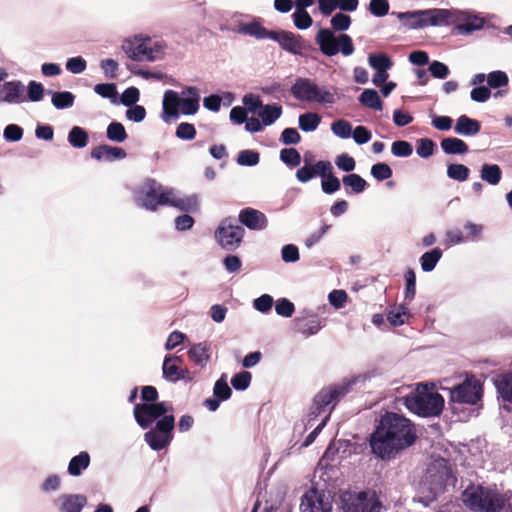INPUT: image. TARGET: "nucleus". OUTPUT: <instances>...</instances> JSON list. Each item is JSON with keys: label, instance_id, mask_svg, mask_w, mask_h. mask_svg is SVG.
Returning <instances> with one entry per match:
<instances>
[{"label": "nucleus", "instance_id": "f257e3e1", "mask_svg": "<svg viewBox=\"0 0 512 512\" xmlns=\"http://www.w3.org/2000/svg\"><path fill=\"white\" fill-rule=\"evenodd\" d=\"M415 439V427L409 419L397 413L387 412L372 433L370 446L378 458L389 460L411 446Z\"/></svg>", "mask_w": 512, "mask_h": 512}, {"label": "nucleus", "instance_id": "f03ea898", "mask_svg": "<svg viewBox=\"0 0 512 512\" xmlns=\"http://www.w3.org/2000/svg\"><path fill=\"white\" fill-rule=\"evenodd\" d=\"M380 375L378 370L367 371L351 378L344 379L342 382L334 385H329L327 387L322 388L314 397L313 404L310 408L309 413L306 418L302 420L301 423L295 425V431H298L299 434H302L308 427L312 426V422L317 419L321 414L328 415L330 417V413L337 405L339 400L347 395L354 385H363L370 381L372 378H375Z\"/></svg>", "mask_w": 512, "mask_h": 512}, {"label": "nucleus", "instance_id": "7ed1b4c3", "mask_svg": "<svg viewBox=\"0 0 512 512\" xmlns=\"http://www.w3.org/2000/svg\"><path fill=\"white\" fill-rule=\"evenodd\" d=\"M457 479L448 462L439 458L432 461L419 484L420 501L428 504L449 487H454Z\"/></svg>", "mask_w": 512, "mask_h": 512}, {"label": "nucleus", "instance_id": "20e7f679", "mask_svg": "<svg viewBox=\"0 0 512 512\" xmlns=\"http://www.w3.org/2000/svg\"><path fill=\"white\" fill-rule=\"evenodd\" d=\"M402 401L410 412L422 417L438 416L444 408L442 395L427 384H418Z\"/></svg>", "mask_w": 512, "mask_h": 512}, {"label": "nucleus", "instance_id": "39448f33", "mask_svg": "<svg viewBox=\"0 0 512 512\" xmlns=\"http://www.w3.org/2000/svg\"><path fill=\"white\" fill-rule=\"evenodd\" d=\"M462 500L474 512H499L508 502L496 489L474 485L464 490Z\"/></svg>", "mask_w": 512, "mask_h": 512}, {"label": "nucleus", "instance_id": "423d86ee", "mask_svg": "<svg viewBox=\"0 0 512 512\" xmlns=\"http://www.w3.org/2000/svg\"><path fill=\"white\" fill-rule=\"evenodd\" d=\"M291 94L301 102L332 106L336 103V88L319 85L314 79L298 77L291 86Z\"/></svg>", "mask_w": 512, "mask_h": 512}, {"label": "nucleus", "instance_id": "0eeeda50", "mask_svg": "<svg viewBox=\"0 0 512 512\" xmlns=\"http://www.w3.org/2000/svg\"><path fill=\"white\" fill-rule=\"evenodd\" d=\"M340 507L343 512H382L384 509L380 496L374 490L344 491L340 495Z\"/></svg>", "mask_w": 512, "mask_h": 512}, {"label": "nucleus", "instance_id": "6e6552de", "mask_svg": "<svg viewBox=\"0 0 512 512\" xmlns=\"http://www.w3.org/2000/svg\"><path fill=\"white\" fill-rule=\"evenodd\" d=\"M315 41L320 51L327 57H332L341 53L343 56H351L355 47L352 38L345 33L336 35L334 31L328 28L320 29L316 34Z\"/></svg>", "mask_w": 512, "mask_h": 512}, {"label": "nucleus", "instance_id": "1a4fd4ad", "mask_svg": "<svg viewBox=\"0 0 512 512\" xmlns=\"http://www.w3.org/2000/svg\"><path fill=\"white\" fill-rule=\"evenodd\" d=\"M169 188H164L154 179H146L135 191L134 198L138 206L155 211L167 203Z\"/></svg>", "mask_w": 512, "mask_h": 512}, {"label": "nucleus", "instance_id": "9d476101", "mask_svg": "<svg viewBox=\"0 0 512 512\" xmlns=\"http://www.w3.org/2000/svg\"><path fill=\"white\" fill-rule=\"evenodd\" d=\"M486 19L479 13L471 10L450 8L448 11L447 26L454 25L457 33L470 35L485 27Z\"/></svg>", "mask_w": 512, "mask_h": 512}, {"label": "nucleus", "instance_id": "9b49d317", "mask_svg": "<svg viewBox=\"0 0 512 512\" xmlns=\"http://www.w3.org/2000/svg\"><path fill=\"white\" fill-rule=\"evenodd\" d=\"M245 230L234 218L222 220L215 231L217 243L227 251L236 250L244 237Z\"/></svg>", "mask_w": 512, "mask_h": 512}, {"label": "nucleus", "instance_id": "f8f14e48", "mask_svg": "<svg viewBox=\"0 0 512 512\" xmlns=\"http://www.w3.org/2000/svg\"><path fill=\"white\" fill-rule=\"evenodd\" d=\"M174 427V416L165 415L156 422V426L154 428L144 434V440L152 450H162L171 443Z\"/></svg>", "mask_w": 512, "mask_h": 512}, {"label": "nucleus", "instance_id": "ddd939ff", "mask_svg": "<svg viewBox=\"0 0 512 512\" xmlns=\"http://www.w3.org/2000/svg\"><path fill=\"white\" fill-rule=\"evenodd\" d=\"M447 390L451 404L477 405L482 398V386L473 376Z\"/></svg>", "mask_w": 512, "mask_h": 512}, {"label": "nucleus", "instance_id": "4468645a", "mask_svg": "<svg viewBox=\"0 0 512 512\" xmlns=\"http://www.w3.org/2000/svg\"><path fill=\"white\" fill-rule=\"evenodd\" d=\"M171 412L172 406L166 402L136 404L133 409L135 421L143 429L165 415H173Z\"/></svg>", "mask_w": 512, "mask_h": 512}, {"label": "nucleus", "instance_id": "2eb2a0df", "mask_svg": "<svg viewBox=\"0 0 512 512\" xmlns=\"http://www.w3.org/2000/svg\"><path fill=\"white\" fill-rule=\"evenodd\" d=\"M332 507V496L325 490L311 487L301 497V512H332Z\"/></svg>", "mask_w": 512, "mask_h": 512}, {"label": "nucleus", "instance_id": "dca6fc26", "mask_svg": "<svg viewBox=\"0 0 512 512\" xmlns=\"http://www.w3.org/2000/svg\"><path fill=\"white\" fill-rule=\"evenodd\" d=\"M448 11L449 9L445 8H430L425 10L407 11L400 17L416 18L417 23L415 25L416 27H420V29L430 26L440 27L447 26Z\"/></svg>", "mask_w": 512, "mask_h": 512}, {"label": "nucleus", "instance_id": "f3484780", "mask_svg": "<svg viewBox=\"0 0 512 512\" xmlns=\"http://www.w3.org/2000/svg\"><path fill=\"white\" fill-rule=\"evenodd\" d=\"M26 101L25 86L20 80L7 81L0 85V103L21 104Z\"/></svg>", "mask_w": 512, "mask_h": 512}, {"label": "nucleus", "instance_id": "a211bd4d", "mask_svg": "<svg viewBox=\"0 0 512 512\" xmlns=\"http://www.w3.org/2000/svg\"><path fill=\"white\" fill-rule=\"evenodd\" d=\"M271 40L277 42L283 50L294 55H301L305 47L301 36L288 31H273Z\"/></svg>", "mask_w": 512, "mask_h": 512}, {"label": "nucleus", "instance_id": "6ab92c4d", "mask_svg": "<svg viewBox=\"0 0 512 512\" xmlns=\"http://www.w3.org/2000/svg\"><path fill=\"white\" fill-rule=\"evenodd\" d=\"M151 42V38L144 34H137L127 38L122 42L123 52L133 61L141 62V58L146 44Z\"/></svg>", "mask_w": 512, "mask_h": 512}, {"label": "nucleus", "instance_id": "aec40b11", "mask_svg": "<svg viewBox=\"0 0 512 512\" xmlns=\"http://www.w3.org/2000/svg\"><path fill=\"white\" fill-rule=\"evenodd\" d=\"M200 108V92L195 86H186L181 91L179 114L195 115Z\"/></svg>", "mask_w": 512, "mask_h": 512}, {"label": "nucleus", "instance_id": "412c9836", "mask_svg": "<svg viewBox=\"0 0 512 512\" xmlns=\"http://www.w3.org/2000/svg\"><path fill=\"white\" fill-rule=\"evenodd\" d=\"M181 93L174 90H166L162 100L161 118L165 122L179 118Z\"/></svg>", "mask_w": 512, "mask_h": 512}, {"label": "nucleus", "instance_id": "4be33fe9", "mask_svg": "<svg viewBox=\"0 0 512 512\" xmlns=\"http://www.w3.org/2000/svg\"><path fill=\"white\" fill-rule=\"evenodd\" d=\"M166 205L175 207L185 212H195L199 208V202L196 195H181L173 188L168 189Z\"/></svg>", "mask_w": 512, "mask_h": 512}, {"label": "nucleus", "instance_id": "5701e85b", "mask_svg": "<svg viewBox=\"0 0 512 512\" xmlns=\"http://www.w3.org/2000/svg\"><path fill=\"white\" fill-rule=\"evenodd\" d=\"M55 504L59 512H81L87 504V497L83 494H62Z\"/></svg>", "mask_w": 512, "mask_h": 512}, {"label": "nucleus", "instance_id": "b1692460", "mask_svg": "<svg viewBox=\"0 0 512 512\" xmlns=\"http://www.w3.org/2000/svg\"><path fill=\"white\" fill-rule=\"evenodd\" d=\"M239 222L251 230H262L267 226L266 216L252 208L243 209L239 213Z\"/></svg>", "mask_w": 512, "mask_h": 512}, {"label": "nucleus", "instance_id": "393cba45", "mask_svg": "<svg viewBox=\"0 0 512 512\" xmlns=\"http://www.w3.org/2000/svg\"><path fill=\"white\" fill-rule=\"evenodd\" d=\"M181 362V359L177 356H166L163 361V377L169 382H177L185 379L187 370L182 369L177 363Z\"/></svg>", "mask_w": 512, "mask_h": 512}, {"label": "nucleus", "instance_id": "a878e982", "mask_svg": "<svg viewBox=\"0 0 512 512\" xmlns=\"http://www.w3.org/2000/svg\"><path fill=\"white\" fill-rule=\"evenodd\" d=\"M126 152L121 147H113L109 145H100L92 149L91 157L104 162H112L114 160H121L126 157Z\"/></svg>", "mask_w": 512, "mask_h": 512}, {"label": "nucleus", "instance_id": "bb28decb", "mask_svg": "<svg viewBox=\"0 0 512 512\" xmlns=\"http://www.w3.org/2000/svg\"><path fill=\"white\" fill-rule=\"evenodd\" d=\"M188 357L199 367H205L211 357V344L204 341L192 345L188 350Z\"/></svg>", "mask_w": 512, "mask_h": 512}, {"label": "nucleus", "instance_id": "cd10ccee", "mask_svg": "<svg viewBox=\"0 0 512 512\" xmlns=\"http://www.w3.org/2000/svg\"><path fill=\"white\" fill-rule=\"evenodd\" d=\"M494 385L498 399L502 402L512 403V372L503 373L496 377Z\"/></svg>", "mask_w": 512, "mask_h": 512}, {"label": "nucleus", "instance_id": "c85d7f7f", "mask_svg": "<svg viewBox=\"0 0 512 512\" xmlns=\"http://www.w3.org/2000/svg\"><path fill=\"white\" fill-rule=\"evenodd\" d=\"M481 129L480 122L467 115H461L455 124L454 131L461 136H475Z\"/></svg>", "mask_w": 512, "mask_h": 512}, {"label": "nucleus", "instance_id": "c756f323", "mask_svg": "<svg viewBox=\"0 0 512 512\" xmlns=\"http://www.w3.org/2000/svg\"><path fill=\"white\" fill-rule=\"evenodd\" d=\"M237 32L243 35H249L258 40L271 39L273 31L267 30L258 22L240 23Z\"/></svg>", "mask_w": 512, "mask_h": 512}, {"label": "nucleus", "instance_id": "7c9ffc66", "mask_svg": "<svg viewBox=\"0 0 512 512\" xmlns=\"http://www.w3.org/2000/svg\"><path fill=\"white\" fill-rule=\"evenodd\" d=\"M440 146L447 155H462L466 154L469 150L468 145L462 139L456 137L444 138Z\"/></svg>", "mask_w": 512, "mask_h": 512}, {"label": "nucleus", "instance_id": "2f4dec72", "mask_svg": "<svg viewBox=\"0 0 512 512\" xmlns=\"http://www.w3.org/2000/svg\"><path fill=\"white\" fill-rule=\"evenodd\" d=\"M297 331L305 336H311L322 328L321 321L316 317H303L295 320Z\"/></svg>", "mask_w": 512, "mask_h": 512}, {"label": "nucleus", "instance_id": "473e14b6", "mask_svg": "<svg viewBox=\"0 0 512 512\" xmlns=\"http://www.w3.org/2000/svg\"><path fill=\"white\" fill-rule=\"evenodd\" d=\"M282 115V107L279 104L263 105L258 111V116L264 126L272 125Z\"/></svg>", "mask_w": 512, "mask_h": 512}, {"label": "nucleus", "instance_id": "72a5a7b5", "mask_svg": "<svg viewBox=\"0 0 512 512\" xmlns=\"http://www.w3.org/2000/svg\"><path fill=\"white\" fill-rule=\"evenodd\" d=\"M480 178L490 185H498L502 179V171L497 164H483L480 169Z\"/></svg>", "mask_w": 512, "mask_h": 512}, {"label": "nucleus", "instance_id": "f704fd0d", "mask_svg": "<svg viewBox=\"0 0 512 512\" xmlns=\"http://www.w3.org/2000/svg\"><path fill=\"white\" fill-rule=\"evenodd\" d=\"M90 464V456L88 452L82 451L74 456L68 464V473L71 476H79L82 471L87 469Z\"/></svg>", "mask_w": 512, "mask_h": 512}, {"label": "nucleus", "instance_id": "c9c22d12", "mask_svg": "<svg viewBox=\"0 0 512 512\" xmlns=\"http://www.w3.org/2000/svg\"><path fill=\"white\" fill-rule=\"evenodd\" d=\"M358 101L363 106L374 109L376 111H381L383 109V103L380 99V96L374 89H364L360 94Z\"/></svg>", "mask_w": 512, "mask_h": 512}, {"label": "nucleus", "instance_id": "e433bc0d", "mask_svg": "<svg viewBox=\"0 0 512 512\" xmlns=\"http://www.w3.org/2000/svg\"><path fill=\"white\" fill-rule=\"evenodd\" d=\"M67 139L72 147L81 149L87 146L89 142V135L82 127L74 126L69 131Z\"/></svg>", "mask_w": 512, "mask_h": 512}, {"label": "nucleus", "instance_id": "4c0bfd02", "mask_svg": "<svg viewBox=\"0 0 512 512\" xmlns=\"http://www.w3.org/2000/svg\"><path fill=\"white\" fill-rule=\"evenodd\" d=\"M52 95L51 103L52 105L59 110L67 109L73 106L75 101V96L73 93L69 91H61V92H52L49 91Z\"/></svg>", "mask_w": 512, "mask_h": 512}, {"label": "nucleus", "instance_id": "58836bf2", "mask_svg": "<svg viewBox=\"0 0 512 512\" xmlns=\"http://www.w3.org/2000/svg\"><path fill=\"white\" fill-rule=\"evenodd\" d=\"M441 257L442 251L439 248H433L432 250L425 252L420 257L421 269L424 272H431L434 270Z\"/></svg>", "mask_w": 512, "mask_h": 512}, {"label": "nucleus", "instance_id": "ea45409f", "mask_svg": "<svg viewBox=\"0 0 512 512\" xmlns=\"http://www.w3.org/2000/svg\"><path fill=\"white\" fill-rule=\"evenodd\" d=\"M409 319L408 309L404 305L393 306L387 313V320L392 326H401Z\"/></svg>", "mask_w": 512, "mask_h": 512}, {"label": "nucleus", "instance_id": "a19ab883", "mask_svg": "<svg viewBox=\"0 0 512 512\" xmlns=\"http://www.w3.org/2000/svg\"><path fill=\"white\" fill-rule=\"evenodd\" d=\"M321 122V117L314 112L301 114L298 119L299 128L303 132L315 131Z\"/></svg>", "mask_w": 512, "mask_h": 512}, {"label": "nucleus", "instance_id": "79ce46f5", "mask_svg": "<svg viewBox=\"0 0 512 512\" xmlns=\"http://www.w3.org/2000/svg\"><path fill=\"white\" fill-rule=\"evenodd\" d=\"M94 92L102 98L109 99L111 103H118V92L114 83H101L94 86Z\"/></svg>", "mask_w": 512, "mask_h": 512}, {"label": "nucleus", "instance_id": "37998d69", "mask_svg": "<svg viewBox=\"0 0 512 512\" xmlns=\"http://www.w3.org/2000/svg\"><path fill=\"white\" fill-rule=\"evenodd\" d=\"M368 64L375 71L389 70L393 66L391 59L384 53L370 54L368 56Z\"/></svg>", "mask_w": 512, "mask_h": 512}, {"label": "nucleus", "instance_id": "c03bdc74", "mask_svg": "<svg viewBox=\"0 0 512 512\" xmlns=\"http://www.w3.org/2000/svg\"><path fill=\"white\" fill-rule=\"evenodd\" d=\"M107 138L111 141L122 143L127 139V133L122 123L111 122L106 130Z\"/></svg>", "mask_w": 512, "mask_h": 512}, {"label": "nucleus", "instance_id": "a18cd8bd", "mask_svg": "<svg viewBox=\"0 0 512 512\" xmlns=\"http://www.w3.org/2000/svg\"><path fill=\"white\" fill-rule=\"evenodd\" d=\"M342 182L356 194L363 192L367 186V182L360 175L354 173L345 175Z\"/></svg>", "mask_w": 512, "mask_h": 512}, {"label": "nucleus", "instance_id": "49530a36", "mask_svg": "<svg viewBox=\"0 0 512 512\" xmlns=\"http://www.w3.org/2000/svg\"><path fill=\"white\" fill-rule=\"evenodd\" d=\"M280 160L290 168H295L301 163V155L294 148H284L280 151Z\"/></svg>", "mask_w": 512, "mask_h": 512}, {"label": "nucleus", "instance_id": "de8ad7c7", "mask_svg": "<svg viewBox=\"0 0 512 512\" xmlns=\"http://www.w3.org/2000/svg\"><path fill=\"white\" fill-rule=\"evenodd\" d=\"M470 170L463 164H450L447 167V176L450 179L464 182L469 177Z\"/></svg>", "mask_w": 512, "mask_h": 512}, {"label": "nucleus", "instance_id": "09e8293b", "mask_svg": "<svg viewBox=\"0 0 512 512\" xmlns=\"http://www.w3.org/2000/svg\"><path fill=\"white\" fill-rule=\"evenodd\" d=\"M213 394L219 400H228L232 391L227 383L226 375L223 374L214 384Z\"/></svg>", "mask_w": 512, "mask_h": 512}, {"label": "nucleus", "instance_id": "8fccbe9b", "mask_svg": "<svg viewBox=\"0 0 512 512\" xmlns=\"http://www.w3.org/2000/svg\"><path fill=\"white\" fill-rule=\"evenodd\" d=\"M331 131L341 139H348L352 134V125L343 119L336 120L331 124Z\"/></svg>", "mask_w": 512, "mask_h": 512}, {"label": "nucleus", "instance_id": "3c124183", "mask_svg": "<svg viewBox=\"0 0 512 512\" xmlns=\"http://www.w3.org/2000/svg\"><path fill=\"white\" fill-rule=\"evenodd\" d=\"M509 79L505 72L497 70L487 75L488 88L497 89L508 84Z\"/></svg>", "mask_w": 512, "mask_h": 512}, {"label": "nucleus", "instance_id": "603ef678", "mask_svg": "<svg viewBox=\"0 0 512 512\" xmlns=\"http://www.w3.org/2000/svg\"><path fill=\"white\" fill-rule=\"evenodd\" d=\"M259 153L254 150H242L237 157V163L240 166H255L259 163Z\"/></svg>", "mask_w": 512, "mask_h": 512}, {"label": "nucleus", "instance_id": "864d4df0", "mask_svg": "<svg viewBox=\"0 0 512 512\" xmlns=\"http://www.w3.org/2000/svg\"><path fill=\"white\" fill-rule=\"evenodd\" d=\"M292 18H293V21H294V25L299 30H306L313 23V20H312L311 16L309 15V13L306 10H296L292 14Z\"/></svg>", "mask_w": 512, "mask_h": 512}, {"label": "nucleus", "instance_id": "5fc2aeb1", "mask_svg": "<svg viewBox=\"0 0 512 512\" xmlns=\"http://www.w3.org/2000/svg\"><path fill=\"white\" fill-rule=\"evenodd\" d=\"M330 23L333 30L343 32L349 29L351 17L344 13H337L331 18Z\"/></svg>", "mask_w": 512, "mask_h": 512}, {"label": "nucleus", "instance_id": "6e6d98bb", "mask_svg": "<svg viewBox=\"0 0 512 512\" xmlns=\"http://www.w3.org/2000/svg\"><path fill=\"white\" fill-rule=\"evenodd\" d=\"M251 373L243 371L235 374L231 379V385L235 390L244 391L246 390L251 382Z\"/></svg>", "mask_w": 512, "mask_h": 512}, {"label": "nucleus", "instance_id": "4d7b16f0", "mask_svg": "<svg viewBox=\"0 0 512 512\" xmlns=\"http://www.w3.org/2000/svg\"><path fill=\"white\" fill-rule=\"evenodd\" d=\"M371 175L378 181H384L392 176V169L386 163H376L371 167Z\"/></svg>", "mask_w": 512, "mask_h": 512}, {"label": "nucleus", "instance_id": "13d9d810", "mask_svg": "<svg viewBox=\"0 0 512 512\" xmlns=\"http://www.w3.org/2000/svg\"><path fill=\"white\" fill-rule=\"evenodd\" d=\"M413 152L412 145L403 140L394 141L391 146V153L395 157H409Z\"/></svg>", "mask_w": 512, "mask_h": 512}, {"label": "nucleus", "instance_id": "bf43d9fd", "mask_svg": "<svg viewBox=\"0 0 512 512\" xmlns=\"http://www.w3.org/2000/svg\"><path fill=\"white\" fill-rule=\"evenodd\" d=\"M44 87L41 83L30 81L27 86L26 99L32 102H39L43 99Z\"/></svg>", "mask_w": 512, "mask_h": 512}, {"label": "nucleus", "instance_id": "052dcab7", "mask_svg": "<svg viewBox=\"0 0 512 512\" xmlns=\"http://www.w3.org/2000/svg\"><path fill=\"white\" fill-rule=\"evenodd\" d=\"M66 69L73 74H80L87 68L86 60L81 56L71 57L66 61Z\"/></svg>", "mask_w": 512, "mask_h": 512}, {"label": "nucleus", "instance_id": "680f3d73", "mask_svg": "<svg viewBox=\"0 0 512 512\" xmlns=\"http://www.w3.org/2000/svg\"><path fill=\"white\" fill-rule=\"evenodd\" d=\"M369 11L375 17H383L389 12L388 0H370Z\"/></svg>", "mask_w": 512, "mask_h": 512}, {"label": "nucleus", "instance_id": "e2e57ef3", "mask_svg": "<svg viewBox=\"0 0 512 512\" xmlns=\"http://www.w3.org/2000/svg\"><path fill=\"white\" fill-rule=\"evenodd\" d=\"M428 70L437 79H445L450 73L448 66L437 60L429 63Z\"/></svg>", "mask_w": 512, "mask_h": 512}, {"label": "nucleus", "instance_id": "0e129e2a", "mask_svg": "<svg viewBox=\"0 0 512 512\" xmlns=\"http://www.w3.org/2000/svg\"><path fill=\"white\" fill-rule=\"evenodd\" d=\"M175 134L181 140H192L196 136V129L193 124L183 122L177 126Z\"/></svg>", "mask_w": 512, "mask_h": 512}, {"label": "nucleus", "instance_id": "69168bd1", "mask_svg": "<svg viewBox=\"0 0 512 512\" xmlns=\"http://www.w3.org/2000/svg\"><path fill=\"white\" fill-rule=\"evenodd\" d=\"M246 112L250 113H257L263 106L262 101L259 96H256L254 94H247L243 97L242 100Z\"/></svg>", "mask_w": 512, "mask_h": 512}, {"label": "nucleus", "instance_id": "338daca9", "mask_svg": "<svg viewBox=\"0 0 512 512\" xmlns=\"http://www.w3.org/2000/svg\"><path fill=\"white\" fill-rule=\"evenodd\" d=\"M99 66L107 78L115 79L117 77L119 65L114 59H103L100 61Z\"/></svg>", "mask_w": 512, "mask_h": 512}, {"label": "nucleus", "instance_id": "774afa93", "mask_svg": "<svg viewBox=\"0 0 512 512\" xmlns=\"http://www.w3.org/2000/svg\"><path fill=\"white\" fill-rule=\"evenodd\" d=\"M434 148L435 143L431 139L422 138L418 141L416 152L421 158H428L433 154Z\"/></svg>", "mask_w": 512, "mask_h": 512}]
</instances>
